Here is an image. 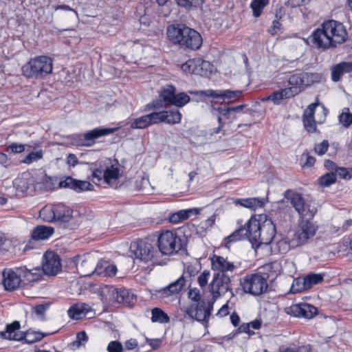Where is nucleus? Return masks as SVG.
I'll list each match as a JSON object with an SVG mask.
<instances>
[{
    "mask_svg": "<svg viewBox=\"0 0 352 352\" xmlns=\"http://www.w3.org/2000/svg\"><path fill=\"white\" fill-rule=\"evenodd\" d=\"M347 38V32L344 25L335 20L324 21L320 28L316 29L311 36V41L318 49L333 48L343 43Z\"/></svg>",
    "mask_w": 352,
    "mask_h": 352,
    "instance_id": "1",
    "label": "nucleus"
},
{
    "mask_svg": "<svg viewBox=\"0 0 352 352\" xmlns=\"http://www.w3.org/2000/svg\"><path fill=\"white\" fill-rule=\"evenodd\" d=\"M318 226L308 219H302L293 234L287 241H279L277 246L280 252H286L290 248H296L307 244L316 235Z\"/></svg>",
    "mask_w": 352,
    "mask_h": 352,
    "instance_id": "2",
    "label": "nucleus"
},
{
    "mask_svg": "<svg viewBox=\"0 0 352 352\" xmlns=\"http://www.w3.org/2000/svg\"><path fill=\"white\" fill-rule=\"evenodd\" d=\"M53 71V60L47 56L30 58L22 67L23 75L27 78H42Z\"/></svg>",
    "mask_w": 352,
    "mask_h": 352,
    "instance_id": "3",
    "label": "nucleus"
},
{
    "mask_svg": "<svg viewBox=\"0 0 352 352\" xmlns=\"http://www.w3.org/2000/svg\"><path fill=\"white\" fill-rule=\"evenodd\" d=\"M261 225L262 224L260 221V215L251 217L243 227L239 228L225 239L226 245L228 247V244L230 242L248 238L252 245L255 246L256 240L259 239L258 232Z\"/></svg>",
    "mask_w": 352,
    "mask_h": 352,
    "instance_id": "4",
    "label": "nucleus"
},
{
    "mask_svg": "<svg viewBox=\"0 0 352 352\" xmlns=\"http://www.w3.org/2000/svg\"><path fill=\"white\" fill-rule=\"evenodd\" d=\"M130 252L135 258L147 263H159L160 252L155 244L146 239H140L130 245Z\"/></svg>",
    "mask_w": 352,
    "mask_h": 352,
    "instance_id": "5",
    "label": "nucleus"
},
{
    "mask_svg": "<svg viewBox=\"0 0 352 352\" xmlns=\"http://www.w3.org/2000/svg\"><path fill=\"white\" fill-rule=\"evenodd\" d=\"M157 246L160 257L162 255L171 256L181 249L182 241L175 232L166 230L159 235Z\"/></svg>",
    "mask_w": 352,
    "mask_h": 352,
    "instance_id": "6",
    "label": "nucleus"
},
{
    "mask_svg": "<svg viewBox=\"0 0 352 352\" xmlns=\"http://www.w3.org/2000/svg\"><path fill=\"white\" fill-rule=\"evenodd\" d=\"M321 78L322 76L318 73L302 72L295 74L289 76L288 83L291 87L286 89H291L292 96L294 97L302 92L306 87L320 82Z\"/></svg>",
    "mask_w": 352,
    "mask_h": 352,
    "instance_id": "7",
    "label": "nucleus"
},
{
    "mask_svg": "<svg viewBox=\"0 0 352 352\" xmlns=\"http://www.w3.org/2000/svg\"><path fill=\"white\" fill-rule=\"evenodd\" d=\"M120 176L121 173L119 165L111 163L100 165L92 173L93 182L94 183L96 182V180L99 182L103 179L104 183L113 188H117Z\"/></svg>",
    "mask_w": 352,
    "mask_h": 352,
    "instance_id": "8",
    "label": "nucleus"
},
{
    "mask_svg": "<svg viewBox=\"0 0 352 352\" xmlns=\"http://www.w3.org/2000/svg\"><path fill=\"white\" fill-rule=\"evenodd\" d=\"M20 329V323L18 321H14L12 323L8 324L5 331L0 332V335L3 338L13 340H23L26 343L32 344L37 341H40L45 337V335L41 332L37 331H27L24 335L19 333Z\"/></svg>",
    "mask_w": 352,
    "mask_h": 352,
    "instance_id": "9",
    "label": "nucleus"
},
{
    "mask_svg": "<svg viewBox=\"0 0 352 352\" xmlns=\"http://www.w3.org/2000/svg\"><path fill=\"white\" fill-rule=\"evenodd\" d=\"M241 284L244 292L253 296L263 294L268 287L265 278L259 274H247L242 278Z\"/></svg>",
    "mask_w": 352,
    "mask_h": 352,
    "instance_id": "10",
    "label": "nucleus"
},
{
    "mask_svg": "<svg viewBox=\"0 0 352 352\" xmlns=\"http://www.w3.org/2000/svg\"><path fill=\"white\" fill-rule=\"evenodd\" d=\"M214 301L201 300L198 302H192L185 309V313L190 318L200 322H208L211 311L213 309Z\"/></svg>",
    "mask_w": 352,
    "mask_h": 352,
    "instance_id": "11",
    "label": "nucleus"
},
{
    "mask_svg": "<svg viewBox=\"0 0 352 352\" xmlns=\"http://www.w3.org/2000/svg\"><path fill=\"white\" fill-rule=\"evenodd\" d=\"M209 287L213 301H215L228 292H230L231 297L234 296L230 288V278L228 274L214 273Z\"/></svg>",
    "mask_w": 352,
    "mask_h": 352,
    "instance_id": "12",
    "label": "nucleus"
},
{
    "mask_svg": "<svg viewBox=\"0 0 352 352\" xmlns=\"http://www.w3.org/2000/svg\"><path fill=\"white\" fill-rule=\"evenodd\" d=\"M23 273V277L28 280L31 281L34 278L33 274L28 270H23L21 269L15 272L12 270H6L3 272V285L6 290L12 291L16 289L20 285L21 281V273Z\"/></svg>",
    "mask_w": 352,
    "mask_h": 352,
    "instance_id": "13",
    "label": "nucleus"
},
{
    "mask_svg": "<svg viewBox=\"0 0 352 352\" xmlns=\"http://www.w3.org/2000/svg\"><path fill=\"white\" fill-rule=\"evenodd\" d=\"M261 224L259 228V239L256 240L255 247L258 248L261 245L270 244L276 234V228L271 219L265 214H260Z\"/></svg>",
    "mask_w": 352,
    "mask_h": 352,
    "instance_id": "14",
    "label": "nucleus"
},
{
    "mask_svg": "<svg viewBox=\"0 0 352 352\" xmlns=\"http://www.w3.org/2000/svg\"><path fill=\"white\" fill-rule=\"evenodd\" d=\"M95 263L96 259L90 253L82 256L78 255L70 261V263L76 267L77 272L82 276H88L96 274L94 272Z\"/></svg>",
    "mask_w": 352,
    "mask_h": 352,
    "instance_id": "15",
    "label": "nucleus"
},
{
    "mask_svg": "<svg viewBox=\"0 0 352 352\" xmlns=\"http://www.w3.org/2000/svg\"><path fill=\"white\" fill-rule=\"evenodd\" d=\"M42 267L46 275H56L61 270V263L58 255L52 251L46 252L44 254Z\"/></svg>",
    "mask_w": 352,
    "mask_h": 352,
    "instance_id": "16",
    "label": "nucleus"
},
{
    "mask_svg": "<svg viewBox=\"0 0 352 352\" xmlns=\"http://www.w3.org/2000/svg\"><path fill=\"white\" fill-rule=\"evenodd\" d=\"M318 309L314 306L307 303H298L286 308V313L295 317L312 318L317 314Z\"/></svg>",
    "mask_w": 352,
    "mask_h": 352,
    "instance_id": "17",
    "label": "nucleus"
},
{
    "mask_svg": "<svg viewBox=\"0 0 352 352\" xmlns=\"http://www.w3.org/2000/svg\"><path fill=\"white\" fill-rule=\"evenodd\" d=\"M191 94H197L201 96H208L212 97L214 98H219L225 101L226 100H228L229 102L234 101L238 99L242 94L241 91H230V90H206V91H200L197 92L190 91Z\"/></svg>",
    "mask_w": 352,
    "mask_h": 352,
    "instance_id": "18",
    "label": "nucleus"
},
{
    "mask_svg": "<svg viewBox=\"0 0 352 352\" xmlns=\"http://www.w3.org/2000/svg\"><path fill=\"white\" fill-rule=\"evenodd\" d=\"M119 127L116 128H96L87 131L80 136L81 145L85 146H91L95 143V140L102 136L109 135L116 131Z\"/></svg>",
    "mask_w": 352,
    "mask_h": 352,
    "instance_id": "19",
    "label": "nucleus"
},
{
    "mask_svg": "<svg viewBox=\"0 0 352 352\" xmlns=\"http://www.w3.org/2000/svg\"><path fill=\"white\" fill-rule=\"evenodd\" d=\"M36 180L29 172H24L19 175L13 182L16 190L21 193H28L34 189Z\"/></svg>",
    "mask_w": 352,
    "mask_h": 352,
    "instance_id": "20",
    "label": "nucleus"
},
{
    "mask_svg": "<svg viewBox=\"0 0 352 352\" xmlns=\"http://www.w3.org/2000/svg\"><path fill=\"white\" fill-rule=\"evenodd\" d=\"M190 28L184 24H173L167 27L166 34L168 40L174 45H180Z\"/></svg>",
    "mask_w": 352,
    "mask_h": 352,
    "instance_id": "21",
    "label": "nucleus"
},
{
    "mask_svg": "<svg viewBox=\"0 0 352 352\" xmlns=\"http://www.w3.org/2000/svg\"><path fill=\"white\" fill-rule=\"evenodd\" d=\"M177 3L182 7L186 8H190L192 6H196L199 4V0H175ZM160 8L158 13L162 16H168L171 12L172 3L169 0H156Z\"/></svg>",
    "mask_w": 352,
    "mask_h": 352,
    "instance_id": "22",
    "label": "nucleus"
},
{
    "mask_svg": "<svg viewBox=\"0 0 352 352\" xmlns=\"http://www.w3.org/2000/svg\"><path fill=\"white\" fill-rule=\"evenodd\" d=\"M186 280L182 276L168 286L156 290L155 295L160 298H167L173 295L177 294L184 288Z\"/></svg>",
    "mask_w": 352,
    "mask_h": 352,
    "instance_id": "23",
    "label": "nucleus"
},
{
    "mask_svg": "<svg viewBox=\"0 0 352 352\" xmlns=\"http://www.w3.org/2000/svg\"><path fill=\"white\" fill-rule=\"evenodd\" d=\"M60 188H68L77 192L91 191L94 186L87 181L75 179L71 177H66L59 183Z\"/></svg>",
    "mask_w": 352,
    "mask_h": 352,
    "instance_id": "24",
    "label": "nucleus"
},
{
    "mask_svg": "<svg viewBox=\"0 0 352 352\" xmlns=\"http://www.w3.org/2000/svg\"><path fill=\"white\" fill-rule=\"evenodd\" d=\"M212 269L218 271L217 273H222L228 274V272H233L236 269V266L232 262L229 261L227 258L214 254L211 257Z\"/></svg>",
    "mask_w": 352,
    "mask_h": 352,
    "instance_id": "25",
    "label": "nucleus"
},
{
    "mask_svg": "<svg viewBox=\"0 0 352 352\" xmlns=\"http://www.w3.org/2000/svg\"><path fill=\"white\" fill-rule=\"evenodd\" d=\"M180 46L191 50H198L202 45V38L200 34L192 28H189L185 38Z\"/></svg>",
    "mask_w": 352,
    "mask_h": 352,
    "instance_id": "26",
    "label": "nucleus"
},
{
    "mask_svg": "<svg viewBox=\"0 0 352 352\" xmlns=\"http://www.w3.org/2000/svg\"><path fill=\"white\" fill-rule=\"evenodd\" d=\"M260 273L265 278L266 280L269 279L271 281L275 280L281 273V265L278 261L272 262L263 265L260 268Z\"/></svg>",
    "mask_w": 352,
    "mask_h": 352,
    "instance_id": "27",
    "label": "nucleus"
},
{
    "mask_svg": "<svg viewBox=\"0 0 352 352\" xmlns=\"http://www.w3.org/2000/svg\"><path fill=\"white\" fill-rule=\"evenodd\" d=\"M113 298L118 303L129 307L132 306L135 302V296L129 290L120 288L113 291Z\"/></svg>",
    "mask_w": 352,
    "mask_h": 352,
    "instance_id": "28",
    "label": "nucleus"
},
{
    "mask_svg": "<svg viewBox=\"0 0 352 352\" xmlns=\"http://www.w3.org/2000/svg\"><path fill=\"white\" fill-rule=\"evenodd\" d=\"M234 203L252 210H256L263 208L265 206V200L261 197H251L246 199H237Z\"/></svg>",
    "mask_w": 352,
    "mask_h": 352,
    "instance_id": "29",
    "label": "nucleus"
},
{
    "mask_svg": "<svg viewBox=\"0 0 352 352\" xmlns=\"http://www.w3.org/2000/svg\"><path fill=\"white\" fill-rule=\"evenodd\" d=\"M291 91V89L284 88L274 91L270 95L261 98V101H272L274 104L280 105L284 100L293 98Z\"/></svg>",
    "mask_w": 352,
    "mask_h": 352,
    "instance_id": "30",
    "label": "nucleus"
},
{
    "mask_svg": "<svg viewBox=\"0 0 352 352\" xmlns=\"http://www.w3.org/2000/svg\"><path fill=\"white\" fill-rule=\"evenodd\" d=\"M352 72V61L341 62L331 67V79L333 82H338L340 80L342 76L344 74Z\"/></svg>",
    "mask_w": 352,
    "mask_h": 352,
    "instance_id": "31",
    "label": "nucleus"
},
{
    "mask_svg": "<svg viewBox=\"0 0 352 352\" xmlns=\"http://www.w3.org/2000/svg\"><path fill=\"white\" fill-rule=\"evenodd\" d=\"M285 198L289 200L298 213H303L302 206L305 199L302 195L292 190H287L285 192Z\"/></svg>",
    "mask_w": 352,
    "mask_h": 352,
    "instance_id": "32",
    "label": "nucleus"
},
{
    "mask_svg": "<svg viewBox=\"0 0 352 352\" xmlns=\"http://www.w3.org/2000/svg\"><path fill=\"white\" fill-rule=\"evenodd\" d=\"M285 198L289 200L298 213H303L302 206L305 199L302 195L292 190H287L285 192Z\"/></svg>",
    "mask_w": 352,
    "mask_h": 352,
    "instance_id": "33",
    "label": "nucleus"
},
{
    "mask_svg": "<svg viewBox=\"0 0 352 352\" xmlns=\"http://www.w3.org/2000/svg\"><path fill=\"white\" fill-rule=\"evenodd\" d=\"M73 210L63 204L54 205L55 222H68L72 217Z\"/></svg>",
    "mask_w": 352,
    "mask_h": 352,
    "instance_id": "34",
    "label": "nucleus"
},
{
    "mask_svg": "<svg viewBox=\"0 0 352 352\" xmlns=\"http://www.w3.org/2000/svg\"><path fill=\"white\" fill-rule=\"evenodd\" d=\"M94 272L97 275L113 276L116 274L117 267L108 261H100L95 267Z\"/></svg>",
    "mask_w": 352,
    "mask_h": 352,
    "instance_id": "35",
    "label": "nucleus"
},
{
    "mask_svg": "<svg viewBox=\"0 0 352 352\" xmlns=\"http://www.w3.org/2000/svg\"><path fill=\"white\" fill-rule=\"evenodd\" d=\"M54 232L52 227L38 226L32 231V238L34 240H45L50 238Z\"/></svg>",
    "mask_w": 352,
    "mask_h": 352,
    "instance_id": "36",
    "label": "nucleus"
},
{
    "mask_svg": "<svg viewBox=\"0 0 352 352\" xmlns=\"http://www.w3.org/2000/svg\"><path fill=\"white\" fill-rule=\"evenodd\" d=\"M89 307L87 304H76L69 308L68 310V315L72 319L79 320L85 316L87 311H89Z\"/></svg>",
    "mask_w": 352,
    "mask_h": 352,
    "instance_id": "37",
    "label": "nucleus"
},
{
    "mask_svg": "<svg viewBox=\"0 0 352 352\" xmlns=\"http://www.w3.org/2000/svg\"><path fill=\"white\" fill-rule=\"evenodd\" d=\"M303 213H298L299 215L304 219H311L316 214L318 211V204L314 200H305V204L302 206Z\"/></svg>",
    "mask_w": 352,
    "mask_h": 352,
    "instance_id": "38",
    "label": "nucleus"
},
{
    "mask_svg": "<svg viewBox=\"0 0 352 352\" xmlns=\"http://www.w3.org/2000/svg\"><path fill=\"white\" fill-rule=\"evenodd\" d=\"M164 122L169 124H175L181 122L182 114L177 110L163 111Z\"/></svg>",
    "mask_w": 352,
    "mask_h": 352,
    "instance_id": "39",
    "label": "nucleus"
},
{
    "mask_svg": "<svg viewBox=\"0 0 352 352\" xmlns=\"http://www.w3.org/2000/svg\"><path fill=\"white\" fill-rule=\"evenodd\" d=\"M197 75L207 76L210 74L213 69V65L207 60L197 58Z\"/></svg>",
    "mask_w": 352,
    "mask_h": 352,
    "instance_id": "40",
    "label": "nucleus"
},
{
    "mask_svg": "<svg viewBox=\"0 0 352 352\" xmlns=\"http://www.w3.org/2000/svg\"><path fill=\"white\" fill-rule=\"evenodd\" d=\"M40 217L46 222H55L54 205H46L39 212Z\"/></svg>",
    "mask_w": 352,
    "mask_h": 352,
    "instance_id": "41",
    "label": "nucleus"
},
{
    "mask_svg": "<svg viewBox=\"0 0 352 352\" xmlns=\"http://www.w3.org/2000/svg\"><path fill=\"white\" fill-rule=\"evenodd\" d=\"M175 87L173 85H165L160 93V98L166 103L170 104L175 94Z\"/></svg>",
    "mask_w": 352,
    "mask_h": 352,
    "instance_id": "42",
    "label": "nucleus"
},
{
    "mask_svg": "<svg viewBox=\"0 0 352 352\" xmlns=\"http://www.w3.org/2000/svg\"><path fill=\"white\" fill-rule=\"evenodd\" d=\"M151 314V320L153 322L166 323L169 322L168 316L160 308L153 309Z\"/></svg>",
    "mask_w": 352,
    "mask_h": 352,
    "instance_id": "43",
    "label": "nucleus"
},
{
    "mask_svg": "<svg viewBox=\"0 0 352 352\" xmlns=\"http://www.w3.org/2000/svg\"><path fill=\"white\" fill-rule=\"evenodd\" d=\"M149 126H151V124L148 114L134 119L130 124L131 128L134 129H143Z\"/></svg>",
    "mask_w": 352,
    "mask_h": 352,
    "instance_id": "44",
    "label": "nucleus"
},
{
    "mask_svg": "<svg viewBox=\"0 0 352 352\" xmlns=\"http://www.w3.org/2000/svg\"><path fill=\"white\" fill-rule=\"evenodd\" d=\"M268 3L269 0H253L250 4V8L253 11L254 16L258 17Z\"/></svg>",
    "mask_w": 352,
    "mask_h": 352,
    "instance_id": "45",
    "label": "nucleus"
},
{
    "mask_svg": "<svg viewBox=\"0 0 352 352\" xmlns=\"http://www.w3.org/2000/svg\"><path fill=\"white\" fill-rule=\"evenodd\" d=\"M190 101V97L186 93L182 92L177 94H175L173 99L170 103L171 105L177 107H182Z\"/></svg>",
    "mask_w": 352,
    "mask_h": 352,
    "instance_id": "46",
    "label": "nucleus"
},
{
    "mask_svg": "<svg viewBox=\"0 0 352 352\" xmlns=\"http://www.w3.org/2000/svg\"><path fill=\"white\" fill-rule=\"evenodd\" d=\"M197 58L189 59L181 65V69L186 74L197 75Z\"/></svg>",
    "mask_w": 352,
    "mask_h": 352,
    "instance_id": "47",
    "label": "nucleus"
},
{
    "mask_svg": "<svg viewBox=\"0 0 352 352\" xmlns=\"http://www.w3.org/2000/svg\"><path fill=\"white\" fill-rule=\"evenodd\" d=\"M307 288L310 289L314 285L318 284L323 280V276L320 274H309L305 276Z\"/></svg>",
    "mask_w": 352,
    "mask_h": 352,
    "instance_id": "48",
    "label": "nucleus"
},
{
    "mask_svg": "<svg viewBox=\"0 0 352 352\" xmlns=\"http://www.w3.org/2000/svg\"><path fill=\"white\" fill-rule=\"evenodd\" d=\"M336 182V177L334 173L329 172L321 176L318 182L322 187H328Z\"/></svg>",
    "mask_w": 352,
    "mask_h": 352,
    "instance_id": "49",
    "label": "nucleus"
},
{
    "mask_svg": "<svg viewBox=\"0 0 352 352\" xmlns=\"http://www.w3.org/2000/svg\"><path fill=\"white\" fill-rule=\"evenodd\" d=\"M305 289H309V288H307L305 285V277H299L293 280L292 285L291 286L292 293L295 294Z\"/></svg>",
    "mask_w": 352,
    "mask_h": 352,
    "instance_id": "50",
    "label": "nucleus"
},
{
    "mask_svg": "<svg viewBox=\"0 0 352 352\" xmlns=\"http://www.w3.org/2000/svg\"><path fill=\"white\" fill-rule=\"evenodd\" d=\"M43 156L42 150L36 151H32L23 160V162L25 164H31L34 162H37L41 160Z\"/></svg>",
    "mask_w": 352,
    "mask_h": 352,
    "instance_id": "51",
    "label": "nucleus"
},
{
    "mask_svg": "<svg viewBox=\"0 0 352 352\" xmlns=\"http://www.w3.org/2000/svg\"><path fill=\"white\" fill-rule=\"evenodd\" d=\"M340 122L345 127H348L352 123V113L349 109H344L339 116Z\"/></svg>",
    "mask_w": 352,
    "mask_h": 352,
    "instance_id": "52",
    "label": "nucleus"
},
{
    "mask_svg": "<svg viewBox=\"0 0 352 352\" xmlns=\"http://www.w3.org/2000/svg\"><path fill=\"white\" fill-rule=\"evenodd\" d=\"M334 173L341 179L349 180L352 177V168L338 167Z\"/></svg>",
    "mask_w": 352,
    "mask_h": 352,
    "instance_id": "53",
    "label": "nucleus"
},
{
    "mask_svg": "<svg viewBox=\"0 0 352 352\" xmlns=\"http://www.w3.org/2000/svg\"><path fill=\"white\" fill-rule=\"evenodd\" d=\"M148 116L149 118V122H150L151 125L159 124L160 122H164L163 111L152 112V113L148 114Z\"/></svg>",
    "mask_w": 352,
    "mask_h": 352,
    "instance_id": "54",
    "label": "nucleus"
},
{
    "mask_svg": "<svg viewBox=\"0 0 352 352\" xmlns=\"http://www.w3.org/2000/svg\"><path fill=\"white\" fill-rule=\"evenodd\" d=\"M188 217L185 210H181L176 213L173 214L170 217V221L172 223H177L180 221L186 220Z\"/></svg>",
    "mask_w": 352,
    "mask_h": 352,
    "instance_id": "55",
    "label": "nucleus"
},
{
    "mask_svg": "<svg viewBox=\"0 0 352 352\" xmlns=\"http://www.w3.org/2000/svg\"><path fill=\"white\" fill-rule=\"evenodd\" d=\"M210 273L208 270H204L197 278V282L201 287H204L207 285Z\"/></svg>",
    "mask_w": 352,
    "mask_h": 352,
    "instance_id": "56",
    "label": "nucleus"
},
{
    "mask_svg": "<svg viewBox=\"0 0 352 352\" xmlns=\"http://www.w3.org/2000/svg\"><path fill=\"white\" fill-rule=\"evenodd\" d=\"M329 148V142L327 140H323L320 144H316L314 147L315 152L319 155H324Z\"/></svg>",
    "mask_w": 352,
    "mask_h": 352,
    "instance_id": "57",
    "label": "nucleus"
},
{
    "mask_svg": "<svg viewBox=\"0 0 352 352\" xmlns=\"http://www.w3.org/2000/svg\"><path fill=\"white\" fill-rule=\"evenodd\" d=\"M311 348L309 345L300 347H287L280 349L279 352H310Z\"/></svg>",
    "mask_w": 352,
    "mask_h": 352,
    "instance_id": "58",
    "label": "nucleus"
},
{
    "mask_svg": "<svg viewBox=\"0 0 352 352\" xmlns=\"http://www.w3.org/2000/svg\"><path fill=\"white\" fill-rule=\"evenodd\" d=\"M108 352H122L123 347L122 344L118 341H111L107 346Z\"/></svg>",
    "mask_w": 352,
    "mask_h": 352,
    "instance_id": "59",
    "label": "nucleus"
},
{
    "mask_svg": "<svg viewBox=\"0 0 352 352\" xmlns=\"http://www.w3.org/2000/svg\"><path fill=\"white\" fill-rule=\"evenodd\" d=\"M301 161L303 166L311 167L315 163V158L309 155V153H304L301 156Z\"/></svg>",
    "mask_w": 352,
    "mask_h": 352,
    "instance_id": "60",
    "label": "nucleus"
},
{
    "mask_svg": "<svg viewBox=\"0 0 352 352\" xmlns=\"http://www.w3.org/2000/svg\"><path fill=\"white\" fill-rule=\"evenodd\" d=\"M303 123L307 131L313 133L316 129L314 118H303Z\"/></svg>",
    "mask_w": 352,
    "mask_h": 352,
    "instance_id": "61",
    "label": "nucleus"
},
{
    "mask_svg": "<svg viewBox=\"0 0 352 352\" xmlns=\"http://www.w3.org/2000/svg\"><path fill=\"white\" fill-rule=\"evenodd\" d=\"M188 297L191 299L194 302H201V294L200 292L197 288L190 289L188 292Z\"/></svg>",
    "mask_w": 352,
    "mask_h": 352,
    "instance_id": "62",
    "label": "nucleus"
},
{
    "mask_svg": "<svg viewBox=\"0 0 352 352\" xmlns=\"http://www.w3.org/2000/svg\"><path fill=\"white\" fill-rule=\"evenodd\" d=\"M230 109L229 108L223 109L221 107L214 108L213 107L212 109V113L213 115H217V113H218L221 116H223L226 118H229V116L230 113Z\"/></svg>",
    "mask_w": 352,
    "mask_h": 352,
    "instance_id": "63",
    "label": "nucleus"
},
{
    "mask_svg": "<svg viewBox=\"0 0 352 352\" xmlns=\"http://www.w3.org/2000/svg\"><path fill=\"white\" fill-rule=\"evenodd\" d=\"M25 150V145L18 144V143H12L10 144L8 148V151H11L14 153H22Z\"/></svg>",
    "mask_w": 352,
    "mask_h": 352,
    "instance_id": "64",
    "label": "nucleus"
}]
</instances>
